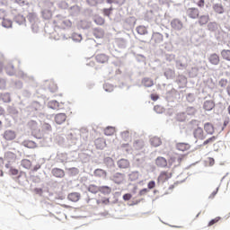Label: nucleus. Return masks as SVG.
Here are the masks:
<instances>
[{
  "instance_id": "f257e3e1",
  "label": "nucleus",
  "mask_w": 230,
  "mask_h": 230,
  "mask_svg": "<svg viewBox=\"0 0 230 230\" xmlns=\"http://www.w3.org/2000/svg\"><path fill=\"white\" fill-rule=\"evenodd\" d=\"M66 139L70 143V145H75V146H82V144L80 142L81 137H80V131L75 132H69L66 135Z\"/></svg>"
},
{
  "instance_id": "f03ea898",
  "label": "nucleus",
  "mask_w": 230,
  "mask_h": 230,
  "mask_svg": "<svg viewBox=\"0 0 230 230\" xmlns=\"http://www.w3.org/2000/svg\"><path fill=\"white\" fill-rule=\"evenodd\" d=\"M177 94H179V92L174 88H172L165 93L164 98L166 102H168V103H171L168 104L169 107H173V99L177 96Z\"/></svg>"
},
{
  "instance_id": "7ed1b4c3",
  "label": "nucleus",
  "mask_w": 230,
  "mask_h": 230,
  "mask_svg": "<svg viewBox=\"0 0 230 230\" xmlns=\"http://www.w3.org/2000/svg\"><path fill=\"white\" fill-rule=\"evenodd\" d=\"M198 18H199L198 22H196L194 24L190 25V29L192 31L195 30V26H197V24H199V26H206V24L209 22V15L208 14H203Z\"/></svg>"
},
{
  "instance_id": "20e7f679",
  "label": "nucleus",
  "mask_w": 230,
  "mask_h": 230,
  "mask_svg": "<svg viewBox=\"0 0 230 230\" xmlns=\"http://www.w3.org/2000/svg\"><path fill=\"white\" fill-rule=\"evenodd\" d=\"M188 58L185 56H181L178 60H176V67L180 70H184L188 67Z\"/></svg>"
},
{
  "instance_id": "39448f33",
  "label": "nucleus",
  "mask_w": 230,
  "mask_h": 230,
  "mask_svg": "<svg viewBox=\"0 0 230 230\" xmlns=\"http://www.w3.org/2000/svg\"><path fill=\"white\" fill-rule=\"evenodd\" d=\"M171 27L175 31H181V30L184 28V24L182 23V21H181L179 18H174L171 21Z\"/></svg>"
},
{
  "instance_id": "423d86ee",
  "label": "nucleus",
  "mask_w": 230,
  "mask_h": 230,
  "mask_svg": "<svg viewBox=\"0 0 230 230\" xmlns=\"http://www.w3.org/2000/svg\"><path fill=\"white\" fill-rule=\"evenodd\" d=\"M103 164H105L106 168L110 172H114V170H116V164H114V159L110 156L104 157Z\"/></svg>"
},
{
  "instance_id": "0eeeda50",
  "label": "nucleus",
  "mask_w": 230,
  "mask_h": 230,
  "mask_svg": "<svg viewBox=\"0 0 230 230\" xmlns=\"http://www.w3.org/2000/svg\"><path fill=\"white\" fill-rule=\"evenodd\" d=\"M117 166L119 170H128V168H130V161L126 158H121L117 161Z\"/></svg>"
},
{
  "instance_id": "6e6552de",
  "label": "nucleus",
  "mask_w": 230,
  "mask_h": 230,
  "mask_svg": "<svg viewBox=\"0 0 230 230\" xmlns=\"http://www.w3.org/2000/svg\"><path fill=\"white\" fill-rule=\"evenodd\" d=\"M51 173L56 179H64V177H66V172L58 167L52 168Z\"/></svg>"
},
{
  "instance_id": "1a4fd4ad",
  "label": "nucleus",
  "mask_w": 230,
  "mask_h": 230,
  "mask_svg": "<svg viewBox=\"0 0 230 230\" xmlns=\"http://www.w3.org/2000/svg\"><path fill=\"white\" fill-rule=\"evenodd\" d=\"M3 137L5 141H13L17 137V134L12 129H7L4 132Z\"/></svg>"
},
{
  "instance_id": "9d476101",
  "label": "nucleus",
  "mask_w": 230,
  "mask_h": 230,
  "mask_svg": "<svg viewBox=\"0 0 230 230\" xmlns=\"http://www.w3.org/2000/svg\"><path fill=\"white\" fill-rule=\"evenodd\" d=\"M200 12L198 8L190 7L187 10V15L190 19H199Z\"/></svg>"
},
{
  "instance_id": "9b49d317",
  "label": "nucleus",
  "mask_w": 230,
  "mask_h": 230,
  "mask_svg": "<svg viewBox=\"0 0 230 230\" xmlns=\"http://www.w3.org/2000/svg\"><path fill=\"white\" fill-rule=\"evenodd\" d=\"M175 148L180 152H188L191 148V146L189 143L178 142L175 145Z\"/></svg>"
},
{
  "instance_id": "f8f14e48",
  "label": "nucleus",
  "mask_w": 230,
  "mask_h": 230,
  "mask_svg": "<svg viewBox=\"0 0 230 230\" xmlns=\"http://www.w3.org/2000/svg\"><path fill=\"white\" fill-rule=\"evenodd\" d=\"M123 179H125V174L121 172H115L111 177V181L115 184H121L123 182Z\"/></svg>"
},
{
  "instance_id": "ddd939ff",
  "label": "nucleus",
  "mask_w": 230,
  "mask_h": 230,
  "mask_svg": "<svg viewBox=\"0 0 230 230\" xmlns=\"http://www.w3.org/2000/svg\"><path fill=\"white\" fill-rule=\"evenodd\" d=\"M155 164L158 168H168V160L163 156H158L155 159Z\"/></svg>"
},
{
  "instance_id": "4468645a",
  "label": "nucleus",
  "mask_w": 230,
  "mask_h": 230,
  "mask_svg": "<svg viewBox=\"0 0 230 230\" xmlns=\"http://www.w3.org/2000/svg\"><path fill=\"white\" fill-rule=\"evenodd\" d=\"M134 165L137 166V168H145V156L140 157L139 155H136Z\"/></svg>"
},
{
  "instance_id": "2eb2a0df",
  "label": "nucleus",
  "mask_w": 230,
  "mask_h": 230,
  "mask_svg": "<svg viewBox=\"0 0 230 230\" xmlns=\"http://www.w3.org/2000/svg\"><path fill=\"white\" fill-rule=\"evenodd\" d=\"M208 62H210L212 66H218V64H220V56L217 53L210 54L208 56Z\"/></svg>"
},
{
  "instance_id": "dca6fc26",
  "label": "nucleus",
  "mask_w": 230,
  "mask_h": 230,
  "mask_svg": "<svg viewBox=\"0 0 230 230\" xmlns=\"http://www.w3.org/2000/svg\"><path fill=\"white\" fill-rule=\"evenodd\" d=\"M151 39L155 44H162V42H164V36L160 32H153Z\"/></svg>"
},
{
  "instance_id": "f3484780",
  "label": "nucleus",
  "mask_w": 230,
  "mask_h": 230,
  "mask_svg": "<svg viewBox=\"0 0 230 230\" xmlns=\"http://www.w3.org/2000/svg\"><path fill=\"white\" fill-rule=\"evenodd\" d=\"M215 107L216 104L215 101L213 100L205 101L203 103V109L204 111H207V112H211V111H213Z\"/></svg>"
},
{
  "instance_id": "a211bd4d",
  "label": "nucleus",
  "mask_w": 230,
  "mask_h": 230,
  "mask_svg": "<svg viewBox=\"0 0 230 230\" xmlns=\"http://www.w3.org/2000/svg\"><path fill=\"white\" fill-rule=\"evenodd\" d=\"M193 136L195 139H206V137L204 136V129H202L200 127L194 129Z\"/></svg>"
},
{
  "instance_id": "6ab92c4d",
  "label": "nucleus",
  "mask_w": 230,
  "mask_h": 230,
  "mask_svg": "<svg viewBox=\"0 0 230 230\" xmlns=\"http://www.w3.org/2000/svg\"><path fill=\"white\" fill-rule=\"evenodd\" d=\"M150 145L153 146L155 148H157L163 145V140L159 137H152L149 139Z\"/></svg>"
},
{
  "instance_id": "aec40b11",
  "label": "nucleus",
  "mask_w": 230,
  "mask_h": 230,
  "mask_svg": "<svg viewBox=\"0 0 230 230\" xmlns=\"http://www.w3.org/2000/svg\"><path fill=\"white\" fill-rule=\"evenodd\" d=\"M67 199L70 202H78L82 199V194L80 192H71L67 195Z\"/></svg>"
},
{
  "instance_id": "412c9836",
  "label": "nucleus",
  "mask_w": 230,
  "mask_h": 230,
  "mask_svg": "<svg viewBox=\"0 0 230 230\" xmlns=\"http://www.w3.org/2000/svg\"><path fill=\"white\" fill-rule=\"evenodd\" d=\"M22 146H24L25 148H37V143L33 140L26 139L22 142Z\"/></svg>"
},
{
  "instance_id": "4be33fe9",
  "label": "nucleus",
  "mask_w": 230,
  "mask_h": 230,
  "mask_svg": "<svg viewBox=\"0 0 230 230\" xmlns=\"http://www.w3.org/2000/svg\"><path fill=\"white\" fill-rule=\"evenodd\" d=\"M95 146L97 150H103L105 146H107V142L105 141L104 138H97L94 141Z\"/></svg>"
},
{
  "instance_id": "5701e85b",
  "label": "nucleus",
  "mask_w": 230,
  "mask_h": 230,
  "mask_svg": "<svg viewBox=\"0 0 230 230\" xmlns=\"http://www.w3.org/2000/svg\"><path fill=\"white\" fill-rule=\"evenodd\" d=\"M67 119V116L66 113H58L55 116V121L57 125H62V123L66 122V119Z\"/></svg>"
},
{
  "instance_id": "b1692460",
  "label": "nucleus",
  "mask_w": 230,
  "mask_h": 230,
  "mask_svg": "<svg viewBox=\"0 0 230 230\" xmlns=\"http://www.w3.org/2000/svg\"><path fill=\"white\" fill-rule=\"evenodd\" d=\"M133 147L135 150H141V152H145V141L143 140H135L133 143Z\"/></svg>"
},
{
  "instance_id": "393cba45",
  "label": "nucleus",
  "mask_w": 230,
  "mask_h": 230,
  "mask_svg": "<svg viewBox=\"0 0 230 230\" xmlns=\"http://www.w3.org/2000/svg\"><path fill=\"white\" fill-rule=\"evenodd\" d=\"M15 159H17V155H15L14 153L9 151L4 154L5 163H13Z\"/></svg>"
},
{
  "instance_id": "a878e982",
  "label": "nucleus",
  "mask_w": 230,
  "mask_h": 230,
  "mask_svg": "<svg viewBox=\"0 0 230 230\" xmlns=\"http://www.w3.org/2000/svg\"><path fill=\"white\" fill-rule=\"evenodd\" d=\"M99 193L105 196L111 195L112 193V188L107 185L99 186Z\"/></svg>"
},
{
  "instance_id": "bb28decb",
  "label": "nucleus",
  "mask_w": 230,
  "mask_h": 230,
  "mask_svg": "<svg viewBox=\"0 0 230 230\" xmlns=\"http://www.w3.org/2000/svg\"><path fill=\"white\" fill-rule=\"evenodd\" d=\"M93 35L95 39H103L105 31L102 28H94L93 31Z\"/></svg>"
},
{
  "instance_id": "cd10ccee",
  "label": "nucleus",
  "mask_w": 230,
  "mask_h": 230,
  "mask_svg": "<svg viewBox=\"0 0 230 230\" xmlns=\"http://www.w3.org/2000/svg\"><path fill=\"white\" fill-rule=\"evenodd\" d=\"M87 191L89 193H92L93 195H96L97 193H100V186L90 184L86 187Z\"/></svg>"
},
{
  "instance_id": "c85d7f7f",
  "label": "nucleus",
  "mask_w": 230,
  "mask_h": 230,
  "mask_svg": "<svg viewBox=\"0 0 230 230\" xmlns=\"http://www.w3.org/2000/svg\"><path fill=\"white\" fill-rule=\"evenodd\" d=\"M95 59L99 64H105L109 61V57L105 54H98L95 56Z\"/></svg>"
},
{
  "instance_id": "c756f323",
  "label": "nucleus",
  "mask_w": 230,
  "mask_h": 230,
  "mask_svg": "<svg viewBox=\"0 0 230 230\" xmlns=\"http://www.w3.org/2000/svg\"><path fill=\"white\" fill-rule=\"evenodd\" d=\"M93 174L95 177H101L102 179L107 178V171L103 169H95Z\"/></svg>"
},
{
  "instance_id": "7c9ffc66",
  "label": "nucleus",
  "mask_w": 230,
  "mask_h": 230,
  "mask_svg": "<svg viewBox=\"0 0 230 230\" xmlns=\"http://www.w3.org/2000/svg\"><path fill=\"white\" fill-rule=\"evenodd\" d=\"M204 130L207 132V134H209L210 136H213V134H215V128L213 127V124L209 122L205 123Z\"/></svg>"
},
{
  "instance_id": "2f4dec72",
  "label": "nucleus",
  "mask_w": 230,
  "mask_h": 230,
  "mask_svg": "<svg viewBox=\"0 0 230 230\" xmlns=\"http://www.w3.org/2000/svg\"><path fill=\"white\" fill-rule=\"evenodd\" d=\"M141 84L144 85V87H153L154 80H152L150 77H144L141 81Z\"/></svg>"
},
{
  "instance_id": "473e14b6",
  "label": "nucleus",
  "mask_w": 230,
  "mask_h": 230,
  "mask_svg": "<svg viewBox=\"0 0 230 230\" xmlns=\"http://www.w3.org/2000/svg\"><path fill=\"white\" fill-rule=\"evenodd\" d=\"M207 28L208 31L214 33L215 31H217V30H218V23L217 22H209L207 25Z\"/></svg>"
},
{
  "instance_id": "72a5a7b5",
  "label": "nucleus",
  "mask_w": 230,
  "mask_h": 230,
  "mask_svg": "<svg viewBox=\"0 0 230 230\" xmlns=\"http://www.w3.org/2000/svg\"><path fill=\"white\" fill-rule=\"evenodd\" d=\"M221 58L226 62H230V49H222L220 52Z\"/></svg>"
},
{
  "instance_id": "f704fd0d",
  "label": "nucleus",
  "mask_w": 230,
  "mask_h": 230,
  "mask_svg": "<svg viewBox=\"0 0 230 230\" xmlns=\"http://www.w3.org/2000/svg\"><path fill=\"white\" fill-rule=\"evenodd\" d=\"M41 15H42L43 19H45L46 21H49V19H51V17H53V13L49 9H44L41 12Z\"/></svg>"
},
{
  "instance_id": "c9c22d12",
  "label": "nucleus",
  "mask_w": 230,
  "mask_h": 230,
  "mask_svg": "<svg viewBox=\"0 0 230 230\" xmlns=\"http://www.w3.org/2000/svg\"><path fill=\"white\" fill-rule=\"evenodd\" d=\"M213 10L216 13L222 15V13H224V5H222V4H215L213 5Z\"/></svg>"
},
{
  "instance_id": "e433bc0d",
  "label": "nucleus",
  "mask_w": 230,
  "mask_h": 230,
  "mask_svg": "<svg viewBox=\"0 0 230 230\" xmlns=\"http://www.w3.org/2000/svg\"><path fill=\"white\" fill-rule=\"evenodd\" d=\"M14 22L21 26L26 22V18L22 14H18L14 17Z\"/></svg>"
},
{
  "instance_id": "4c0bfd02",
  "label": "nucleus",
  "mask_w": 230,
  "mask_h": 230,
  "mask_svg": "<svg viewBox=\"0 0 230 230\" xmlns=\"http://www.w3.org/2000/svg\"><path fill=\"white\" fill-rule=\"evenodd\" d=\"M69 39H72V40H73L74 42H82V40H83L84 38L82 37V34L74 32V33H72V35L69 37Z\"/></svg>"
},
{
  "instance_id": "58836bf2",
  "label": "nucleus",
  "mask_w": 230,
  "mask_h": 230,
  "mask_svg": "<svg viewBox=\"0 0 230 230\" xmlns=\"http://www.w3.org/2000/svg\"><path fill=\"white\" fill-rule=\"evenodd\" d=\"M0 100H2L4 103H10V102H12V97L10 96V93H2Z\"/></svg>"
},
{
  "instance_id": "ea45409f",
  "label": "nucleus",
  "mask_w": 230,
  "mask_h": 230,
  "mask_svg": "<svg viewBox=\"0 0 230 230\" xmlns=\"http://www.w3.org/2000/svg\"><path fill=\"white\" fill-rule=\"evenodd\" d=\"M186 116H195L197 114V108L193 106H189L186 108Z\"/></svg>"
},
{
  "instance_id": "a19ab883",
  "label": "nucleus",
  "mask_w": 230,
  "mask_h": 230,
  "mask_svg": "<svg viewBox=\"0 0 230 230\" xmlns=\"http://www.w3.org/2000/svg\"><path fill=\"white\" fill-rule=\"evenodd\" d=\"M164 76L167 78V80H172V78L175 77V71L168 68L164 72Z\"/></svg>"
},
{
  "instance_id": "79ce46f5",
  "label": "nucleus",
  "mask_w": 230,
  "mask_h": 230,
  "mask_svg": "<svg viewBox=\"0 0 230 230\" xmlns=\"http://www.w3.org/2000/svg\"><path fill=\"white\" fill-rule=\"evenodd\" d=\"M137 33H138V35H147L148 30L146 29V27L139 25L137 27Z\"/></svg>"
},
{
  "instance_id": "37998d69",
  "label": "nucleus",
  "mask_w": 230,
  "mask_h": 230,
  "mask_svg": "<svg viewBox=\"0 0 230 230\" xmlns=\"http://www.w3.org/2000/svg\"><path fill=\"white\" fill-rule=\"evenodd\" d=\"M126 0H106L107 4H116L117 6H123Z\"/></svg>"
},
{
  "instance_id": "c03bdc74",
  "label": "nucleus",
  "mask_w": 230,
  "mask_h": 230,
  "mask_svg": "<svg viewBox=\"0 0 230 230\" xmlns=\"http://www.w3.org/2000/svg\"><path fill=\"white\" fill-rule=\"evenodd\" d=\"M2 26L3 28H6V29H9V28H12L13 26V22L12 20L10 19H5V18H3V21H2Z\"/></svg>"
},
{
  "instance_id": "a18cd8bd",
  "label": "nucleus",
  "mask_w": 230,
  "mask_h": 230,
  "mask_svg": "<svg viewBox=\"0 0 230 230\" xmlns=\"http://www.w3.org/2000/svg\"><path fill=\"white\" fill-rule=\"evenodd\" d=\"M187 118H188V117H187L185 111L180 112V113H178V114L176 115V119H177L178 121H180V123H182V122L186 121V119H187Z\"/></svg>"
},
{
  "instance_id": "49530a36",
  "label": "nucleus",
  "mask_w": 230,
  "mask_h": 230,
  "mask_svg": "<svg viewBox=\"0 0 230 230\" xmlns=\"http://www.w3.org/2000/svg\"><path fill=\"white\" fill-rule=\"evenodd\" d=\"M21 166H22V168H25L26 170H30L31 168V161L28 159H23L21 162Z\"/></svg>"
},
{
  "instance_id": "de8ad7c7",
  "label": "nucleus",
  "mask_w": 230,
  "mask_h": 230,
  "mask_svg": "<svg viewBox=\"0 0 230 230\" xmlns=\"http://www.w3.org/2000/svg\"><path fill=\"white\" fill-rule=\"evenodd\" d=\"M27 21H29L31 24L35 23V21H37V14L35 13H29L27 15Z\"/></svg>"
},
{
  "instance_id": "09e8293b",
  "label": "nucleus",
  "mask_w": 230,
  "mask_h": 230,
  "mask_svg": "<svg viewBox=\"0 0 230 230\" xmlns=\"http://www.w3.org/2000/svg\"><path fill=\"white\" fill-rule=\"evenodd\" d=\"M48 107H49V109H52L53 111H57V109H58V107H59V103L57 101H50L48 103Z\"/></svg>"
},
{
  "instance_id": "8fccbe9b",
  "label": "nucleus",
  "mask_w": 230,
  "mask_h": 230,
  "mask_svg": "<svg viewBox=\"0 0 230 230\" xmlns=\"http://www.w3.org/2000/svg\"><path fill=\"white\" fill-rule=\"evenodd\" d=\"M139 179V172L134 171L131 173H129V180L131 181H137Z\"/></svg>"
},
{
  "instance_id": "3c124183",
  "label": "nucleus",
  "mask_w": 230,
  "mask_h": 230,
  "mask_svg": "<svg viewBox=\"0 0 230 230\" xmlns=\"http://www.w3.org/2000/svg\"><path fill=\"white\" fill-rule=\"evenodd\" d=\"M93 21L99 26H103V24H105V19H103L102 16H95Z\"/></svg>"
},
{
  "instance_id": "603ef678",
  "label": "nucleus",
  "mask_w": 230,
  "mask_h": 230,
  "mask_svg": "<svg viewBox=\"0 0 230 230\" xmlns=\"http://www.w3.org/2000/svg\"><path fill=\"white\" fill-rule=\"evenodd\" d=\"M61 26L63 28H71V26H73V22L69 19H65L61 22Z\"/></svg>"
},
{
  "instance_id": "864d4df0",
  "label": "nucleus",
  "mask_w": 230,
  "mask_h": 230,
  "mask_svg": "<svg viewBox=\"0 0 230 230\" xmlns=\"http://www.w3.org/2000/svg\"><path fill=\"white\" fill-rule=\"evenodd\" d=\"M58 8H61V10H67L69 8V4L66 2V0H62L61 2L58 3Z\"/></svg>"
},
{
  "instance_id": "5fc2aeb1",
  "label": "nucleus",
  "mask_w": 230,
  "mask_h": 230,
  "mask_svg": "<svg viewBox=\"0 0 230 230\" xmlns=\"http://www.w3.org/2000/svg\"><path fill=\"white\" fill-rule=\"evenodd\" d=\"M135 58H136L137 62H138V63L146 62V57H145V55H142V54H137L135 56Z\"/></svg>"
},
{
  "instance_id": "6e6d98bb",
  "label": "nucleus",
  "mask_w": 230,
  "mask_h": 230,
  "mask_svg": "<svg viewBox=\"0 0 230 230\" xmlns=\"http://www.w3.org/2000/svg\"><path fill=\"white\" fill-rule=\"evenodd\" d=\"M105 0H87L88 4H90V6H96L97 4H102V3H104Z\"/></svg>"
},
{
  "instance_id": "4d7b16f0",
  "label": "nucleus",
  "mask_w": 230,
  "mask_h": 230,
  "mask_svg": "<svg viewBox=\"0 0 230 230\" xmlns=\"http://www.w3.org/2000/svg\"><path fill=\"white\" fill-rule=\"evenodd\" d=\"M103 89L106 93H112L114 91V86L111 84H104Z\"/></svg>"
},
{
  "instance_id": "13d9d810",
  "label": "nucleus",
  "mask_w": 230,
  "mask_h": 230,
  "mask_svg": "<svg viewBox=\"0 0 230 230\" xmlns=\"http://www.w3.org/2000/svg\"><path fill=\"white\" fill-rule=\"evenodd\" d=\"M15 4H19V6H28L30 3L28 0H14Z\"/></svg>"
},
{
  "instance_id": "bf43d9fd",
  "label": "nucleus",
  "mask_w": 230,
  "mask_h": 230,
  "mask_svg": "<svg viewBox=\"0 0 230 230\" xmlns=\"http://www.w3.org/2000/svg\"><path fill=\"white\" fill-rule=\"evenodd\" d=\"M121 137L124 141H128L130 139V132L128 130L121 132Z\"/></svg>"
},
{
  "instance_id": "052dcab7",
  "label": "nucleus",
  "mask_w": 230,
  "mask_h": 230,
  "mask_svg": "<svg viewBox=\"0 0 230 230\" xmlns=\"http://www.w3.org/2000/svg\"><path fill=\"white\" fill-rule=\"evenodd\" d=\"M69 173L70 175H72L73 177L78 175V173H80V170H78V168L76 167H72V168H69Z\"/></svg>"
},
{
  "instance_id": "680f3d73",
  "label": "nucleus",
  "mask_w": 230,
  "mask_h": 230,
  "mask_svg": "<svg viewBox=\"0 0 230 230\" xmlns=\"http://www.w3.org/2000/svg\"><path fill=\"white\" fill-rule=\"evenodd\" d=\"M186 100L189 103H193V102H195V94L194 93H188L186 95Z\"/></svg>"
},
{
  "instance_id": "e2e57ef3",
  "label": "nucleus",
  "mask_w": 230,
  "mask_h": 230,
  "mask_svg": "<svg viewBox=\"0 0 230 230\" xmlns=\"http://www.w3.org/2000/svg\"><path fill=\"white\" fill-rule=\"evenodd\" d=\"M112 10H114V8H112V6H111L110 8H104L102 10V13L106 17H110L111 13H112Z\"/></svg>"
},
{
  "instance_id": "0e129e2a",
  "label": "nucleus",
  "mask_w": 230,
  "mask_h": 230,
  "mask_svg": "<svg viewBox=\"0 0 230 230\" xmlns=\"http://www.w3.org/2000/svg\"><path fill=\"white\" fill-rule=\"evenodd\" d=\"M215 141H217V137L213 136V137L208 138L207 140H205L203 142V146H206V145H209V143H215Z\"/></svg>"
},
{
  "instance_id": "69168bd1",
  "label": "nucleus",
  "mask_w": 230,
  "mask_h": 230,
  "mask_svg": "<svg viewBox=\"0 0 230 230\" xmlns=\"http://www.w3.org/2000/svg\"><path fill=\"white\" fill-rule=\"evenodd\" d=\"M6 89V79L0 77V91H4Z\"/></svg>"
},
{
  "instance_id": "338daca9",
  "label": "nucleus",
  "mask_w": 230,
  "mask_h": 230,
  "mask_svg": "<svg viewBox=\"0 0 230 230\" xmlns=\"http://www.w3.org/2000/svg\"><path fill=\"white\" fill-rule=\"evenodd\" d=\"M42 128L43 130H47V132H51L52 128H51V124L44 122L42 125Z\"/></svg>"
},
{
  "instance_id": "774afa93",
  "label": "nucleus",
  "mask_w": 230,
  "mask_h": 230,
  "mask_svg": "<svg viewBox=\"0 0 230 230\" xmlns=\"http://www.w3.org/2000/svg\"><path fill=\"white\" fill-rule=\"evenodd\" d=\"M219 220H222V217H217L214 219H211L209 222H208V226L211 227V226H215V224H217V222H218Z\"/></svg>"
}]
</instances>
